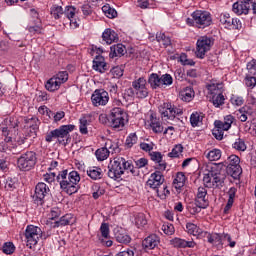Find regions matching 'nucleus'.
<instances>
[{
  "label": "nucleus",
  "instance_id": "f257e3e1",
  "mask_svg": "<svg viewBox=\"0 0 256 256\" xmlns=\"http://www.w3.org/2000/svg\"><path fill=\"white\" fill-rule=\"evenodd\" d=\"M125 171H130L134 176L139 175V171H137L131 162L125 160L123 157L115 158L108 166V177L114 180L121 179V175H123Z\"/></svg>",
  "mask_w": 256,
  "mask_h": 256
},
{
  "label": "nucleus",
  "instance_id": "f03ea898",
  "mask_svg": "<svg viewBox=\"0 0 256 256\" xmlns=\"http://www.w3.org/2000/svg\"><path fill=\"white\" fill-rule=\"evenodd\" d=\"M72 131H75V125L68 124V125H62L59 128L50 131L45 136V141L47 143H51L53 139H56L57 143L59 145H63L64 147H67L71 143V134Z\"/></svg>",
  "mask_w": 256,
  "mask_h": 256
},
{
  "label": "nucleus",
  "instance_id": "7ed1b4c3",
  "mask_svg": "<svg viewBox=\"0 0 256 256\" xmlns=\"http://www.w3.org/2000/svg\"><path fill=\"white\" fill-rule=\"evenodd\" d=\"M191 17L186 19L187 25L198 27L199 29H205V27H209L213 23L211 13L207 11L196 10L191 14Z\"/></svg>",
  "mask_w": 256,
  "mask_h": 256
},
{
  "label": "nucleus",
  "instance_id": "20e7f679",
  "mask_svg": "<svg viewBox=\"0 0 256 256\" xmlns=\"http://www.w3.org/2000/svg\"><path fill=\"white\" fill-rule=\"evenodd\" d=\"M115 155L121 153V148H119V142L113 140H107L105 146L96 150L95 155L98 161H105L109 157V154Z\"/></svg>",
  "mask_w": 256,
  "mask_h": 256
},
{
  "label": "nucleus",
  "instance_id": "39448f33",
  "mask_svg": "<svg viewBox=\"0 0 256 256\" xmlns=\"http://www.w3.org/2000/svg\"><path fill=\"white\" fill-rule=\"evenodd\" d=\"M127 121V112L123 108H113L109 115L110 127L113 129H123Z\"/></svg>",
  "mask_w": 256,
  "mask_h": 256
},
{
  "label": "nucleus",
  "instance_id": "423d86ee",
  "mask_svg": "<svg viewBox=\"0 0 256 256\" xmlns=\"http://www.w3.org/2000/svg\"><path fill=\"white\" fill-rule=\"evenodd\" d=\"M158 109L164 121H174L177 115L180 116L183 113V109L171 103H163Z\"/></svg>",
  "mask_w": 256,
  "mask_h": 256
},
{
  "label": "nucleus",
  "instance_id": "0eeeda50",
  "mask_svg": "<svg viewBox=\"0 0 256 256\" xmlns=\"http://www.w3.org/2000/svg\"><path fill=\"white\" fill-rule=\"evenodd\" d=\"M37 163V154L33 151H28L22 154L17 161L20 171H31Z\"/></svg>",
  "mask_w": 256,
  "mask_h": 256
},
{
  "label": "nucleus",
  "instance_id": "6e6552de",
  "mask_svg": "<svg viewBox=\"0 0 256 256\" xmlns=\"http://www.w3.org/2000/svg\"><path fill=\"white\" fill-rule=\"evenodd\" d=\"M41 228L34 226V225H28L25 230V239H26V245L29 247V249H33L37 243H39V238L42 235Z\"/></svg>",
  "mask_w": 256,
  "mask_h": 256
},
{
  "label": "nucleus",
  "instance_id": "1a4fd4ad",
  "mask_svg": "<svg viewBox=\"0 0 256 256\" xmlns=\"http://www.w3.org/2000/svg\"><path fill=\"white\" fill-rule=\"evenodd\" d=\"M50 191L51 190L47 184L44 182H39L35 187V193L33 195L34 203L43 207V205L47 203V198L49 197Z\"/></svg>",
  "mask_w": 256,
  "mask_h": 256
},
{
  "label": "nucleus",
  "instance_id": "9d476101",
  "mask_svg": "<svg viewBox=\"0 0 256 256\" xmlns=\"http://www.w3.org/2000/svg\"><path fill=\"white\" fill-rule=\"evenodd\" d=\"M241 159L237 155H231L225 161L224 167H226V173L234 179L241 175Z\"/></svg>",
  "mask_w": 256,
  "mask_h": 256
},
{
  "label": "nucleus",
  "instance_id": "9b49d317",
  "mask_svg": "<svg viewBox=\"0 0 256 256\" xmlns=\"http://www.w3.org/2000/svg\"><path fill=\"white\" fill-rule=\"evenodd\" d=\"M215 41L211 37L201 36L196 43V56L198 59H204L205 53L211 51V46L214 45Z\"/></svg>",
  "mask_w": 256,
  "mask_h": 256
},
{
  "label": "nucleus",
  "instance_id": "f8f14e48",
  "mask_svg": "<svg viewBox=\"0 0 256 256\" xmlns=\"http://www.w3.org/2000/svg\"><path fill=\"white\" fill-rule=\"evenodd\" d=\"M132 87L135 91L138 99H146L149 96V90L147 89V80L144 77H140L132 82Z\"/></svg>",
  "mask_w": 256,
  "mask_h": 256
},
{
  "label": "nucleus",
  "instance_id": "ddd939ff",
  "mask_svg": "<svg viewBox=\"0 0 256 256\" xmlns=\"http://www.w3.org/2000/svg\"><path fill=\"white\" fill-rule=\"evenodd\" d=\"M253 5V0H238L232 6V11L236 15H249L251 11V6Z\"/></svg>",
  "mask_w": 256,
  "mask_h": 256
},
{
  "label": "nucleus",
  "instance_id": "4468645a",
  "mask_svg": "<svg viewBox=\"0 0 256 256\" xmlns=\"http://www.w3.org/2000/svg\"><path fill=\"white\" fill-rule=\"evenodd\" d=\"M91 101L94 107H99L101 105H107L109 103V93L104 89H97L91 96Z\"/></svg>",
  "mask_w": 256,
  "mask_h": 256
},
{
  "label": "nucleus",
  "instance_id": "2eb2a0df",
  "mask_svg": "<svg viewBox=\"0 0 256 256\" xmlns=\"http://www.w3.org/2000/svg\"><path fill=\"white\" fill-rule=\"evenodd\" d=\"M165 182V177L161 171H155L151 174L150 178L146 182L148 187L151 189H156V192L159 194V187H161L162 183Z\"/></svg>",
  "mask_w": 256,
  "mask_h": 256
},
{
  "label": "nucleus",
  "instance_id": "dca6fc26",
  "mask_svg": "<svg viewBox=\"0 0 256 256\" xmlns=\"http://www.w3.org/2000/svg\"><path fill=\"white\" fill-rule=\"evenodd\" d=\"M17 127H19V119L17 117H7L2 122V134L7 136L11 133V129H17Z\"/></svg>",
  "mask_w": 256,
  "mask_h": 256
},
{
  "label": "nucleus",
  "instance_id": "f3484780",
  "mask_svg": "<svg viewBox=\"0 0 256 256\" xmlns=\"http://www.w3.org/2000/svg\"><path fill=\"white\" fill-rule=\"evenodd\" d=\"M159 243H161L159 236L156 234H150L142 241V247L145 251H151L152 249H155V247H158Z\"/></svg>",
  "mask_w": 256,
  "mask_h": 256
},
{
  "label": "nucleus",
  "instance_id": "a211bd4d",
  "mask_svg": "<svg viewBox=\"0 0 256 256\" xmlns=\"http://www.w3.org/2000/svg\"><path fill=\"white\" fill-rule=\"evenodd\" d=\"M195 201L198 207L202 209H207L209 207V199L207 198V189H205V187L198 188Z\"/></svg>",
  "mask_w": 256,
  "mask_h": 256
},
{
  "label": "nucleus",
  "instance_id": "6ab92c4d",
  "mask_svg": "<svg viewBox=\"0 0 256 256\" xmlns=\"http://www.w3.org/2000/svg\"><path fill=\"white\" fill-rule=\"evenodd\" d=\"M26 125L28 127V132L26 137H32V139H35L37 137V131H39V119L37 118H30L25 120Z\"/></svg>",
  "mask_w": 256,
  "mask_h": 256
},
{
  "label": "nucleus",
  "instance_id": "aec40b11",
  "mask_svg": "<svg viewBox=\"0 0 256 256\" xmlns=\"http://www.w3.org/2000/svg\"><path fill=\"white\" fill-rule=\"evenodd\" d=\"M227 170H212L211 171V177L213 179L214 187L217 188L219 186H222L223 183H225V179H227Z\"/></svg>",
  "mask_w": 256,
  "mask_h": 256
},
{
  "label": "nucleus",
  "instance_id": "412c9836",
  "mask_svg": "<svg viewBox=\"0 0 256 256\" xmlns=\"http://www.w3.org/2000/svg\"><path fill=\"white\" fill-rule=\"evenodd\" d=\"M100 233L102 239H100L102 245H105V247H111L113 245V241L109 239L110 230H109V224L103 222L100 226Z\"/></svg>",
  "mask_w": 256,
  "mask_h": 256
},
{
  "label": "nucleus",
  "instance_id": "4be33fe9",
  "mask_svg": "<svg viewBox=\"0 0 256 256\" xmlns=\"http://www.w3.org/2000/svg\"><path fill=\"white\" fill-rule=\"evenodd\" d=\"M170 245H172V247H175V249H186V247L193 249V247H195V245L197 244L195 243V241H187L185 239L176 237L170 240Z\"/></svg>",
  "mask_w": 256,
  "mask_h": 256
},
{
  "label": "nucleus",
  "instance_id": "5701e85b",
  "mask_svg": "<svg viewBox=\"0 0 256 256\" xmlns=\"http://www.w3.org/2000/svg\"><path fill=\"white\" fill-rule=\"evenodd\" d=\"M92 69L99 73H105V71H109V66L105 62V58L103 56L97 55L93 60Z\"/></svg>",
  "mask_w": 256,
  "mask_h": 256
},
{
  "label": "nucleus",
  "instance_id": "b1692460",
  "mask_svg": "<svg viewBox=\"0 0 256 256\" xmlns=\"http://www.w3.org/2000/svg\"><path fill=\"white\" fill-rule=\"evenodd\" d=\"M150 159L157 163L155 169H158V171H165L167 169V162L163 161V154L161 152H150Z\"/></svg>",
  "mask_w": 256,
  "mask_h": 256
},
{
  "label": "nucleus",
  "instance_id": "393cba45",
  "mask_svg": "<svg viewBox=\"0 0 256 256\" xmlns=\"http://www.w3.org/2000/svg\"><path fill=\"white\" fill-rule=\"evenodd\" d=\"M114 237L118 243H123L124 245L131 243V236L123 228H115Z\"/></svg>",
  "mask_w": 256,
  "mask_h": 256
},
{
  "label": "nucleus",
  "instance_id": "a878e982",
  "mask_svg": "<svg viewBox=\"0 0 256 256\" xmlns=\"http://www.w3.org/2000/svg\"><path fill=\"white\" fill-rule=\"evenodd\" d=\"M60 189H62L64 193H67V195H74V193H77V191H79L81 187L79 186V184H75L67 180H62Z\"/></svg>",
  "mask_w": 256,
  "mask_h": 256
},
{
  "label": "nucleus",
  "instance_id": "bb28decb",
  "mask_svg": "<svg viewBox=\"0 0 256 256\" xmlns=\"http://www.w3.org/2000/svg\"><path fill=\"white\" fill-rule=\"evenodd\" d=\"M127 53V48L123 44H116L110 47V59H115V57H123Z\"/></svg>",
  "mask_w": 256,
  "mask_h": 256
},
{
  "label": "nucleus",
  "instance_id": "cd10ccee",
  "mask_svg": "<svg viewBox=\"0 0 256 256\" xmlns=\"http://www.w3.org/2000/svg\"><path fill=\"white\" fill-rule=\"evenodd\" d=\"M233 121H235V117H233V115H227L224 118V121L216 120L214 125L215 127H218V129L229 131L231 129V125H233Z\"/></svg>",
  "mask_w": 256,
  "mask_h": 256
},
{
  "label": "nucleus",
  "instance_id": "c85d7f7f",
  "mask_svg": "<svg viewBox=\"0 0 256 256\" xmlns=\"http://www.w3.org/2000/svg\"><path fill=\"white\" fill-rule=\"evenodd\" d=\"M102 39L107 43V45H111V43H115L116 41H119V35L116 34L115 31H113L110 28H107L102 33Z\"/></svg>",
  "mask_w": 256,
  "mask_h": 256
},
{
  "label": "nucleus",
  "instance_id": "c756f323",
  "mask_svg": "<svg viewBox=\"0 0 256 256\" xmlns=\"http://www.w3.org/2000/svg\"><path fill=\"white\" fill-rule=\"evenodd\" d=\"M55 229L57 227H65L67 225H73V214H65L59 220L51 224Z\"/></svg>",
  "mask_w": 256,
  "mask_h": 256
},
{
  "label": "nucleus",
  "instance_id": "7c9ffc66",
  "mask_svg": "<svg viewBox=\"0 0 256 256\" xmlns=\"http://www.w3.org/2000/svg\"><path fill=\"white\" fill-rule=\"evenodd\" d=\"M204 236L207 237L208 239V243H216L218 245V247H223V233L219 234V233H215V234H211L208 232H204Z\"/></svg>",
  "mask_w": 256,
  "mask_h": 256
},
{
  "label": "nucleus",
  "instance_id": "2f4dec72",
  "mask_svg": "<svg viewBox=\"0 0 256 256\" xmlns=\"http://www.w3.org/2000/svg\"><path fill=\"white\" fill-rule=\"evenodd\" d=\"M150 127L154 133H161L163 131V125L155 114L150 115Z\"/></svg>",
  "mask_w": 256,
  "mask_h": 256
},
{
  "label": "nucleus",
  "instance_id": "473e14b6",
  "mask_svg": "<svg viewBox=\"0 0 256 256\" xmlns=\"http://www.w3.org/2000/svg\"><path fill=\"white\" fill-rule=\"evenodd\" d=\"M193 97H195V91L191 87H186L180 92V99L186 103L193 101Z\"/></svg>",
  "mask_w": 256,
  "mask_h": 256
},
{
  "label": "nucleus",
  "instance_id": "72a5a7b5",
  "mask_svg": "<svg viewBox=\"0 0 256 256\" xmlns=\"http://www.w3.org/2000/svg\"><path fill=\"white\" fill-rule=\"evenodd\" d=\"M186 229L190 235H194L195 237H205V232H203L197 225L194 223H187Z\"/></svg>",
  "mask_w": 256,
  "mask_h": 256
},
{
  "label": "nucleus",
  "instance_id": "f704fd0d",
  "mask_svg": "<svg viewBox=\"0 0 256 256\" xmlns=\"http://www.w3.org/2000/svg\"><path fill=\"white\" fill-rule=\"evenodd\" d=\"M220 23H222L226 29H237V26L233 24V18H231L229 14H221Z\"/></svg>",
  "mask_w": 256,
  "mask_h": 256
},
{
  "label": "nucleus",
  "instance_id": "c9c22d12",
  "mask_svg": "<svg viewBox=\"0 0 256 256\" xmlns=\"http://www.w3.org/2000/svg\"><path fill=\"white\" fill-rule=\"evenodd\" d=\"M87 175L90 179L97 181V179H101L103 177V170L99 167H91L87 170Z\"/></svg>",
  "mask_w": 256,
  "mask_h": 256
},
{
  "label": "nucleus",
  "instance_id": "e433bc0d",
  "mask_svg": "<svg viewBox=\"0 0 256 256\" xmlns=\"http://www.w3.org/2000/svg\"><path fill=\"white\" fill-rule=\"evenodd\" d=\"M210 95H223V84H210L207 86Z\"/></svg>",
  "mask_w": 256,
  "mask_h": 256
},
{
  "label": "nucleus",
  "instance_id": "4c0bfd02",
  "mask_svg": "<svg viewBox=\"0 0 256 256\" xmlns=\"http://www.w3.org/2000/svg\"><path fill=\"white\" fill-rule=\"evenodd\" d=\"M185 179V174L183 172H178L173 181L175 189H183V187H185Z\"/></svg>",
  "mask_w": 256,
  "mask_h": 256
},
{
  "label": "nucleus",
  "instance_id": "58836bf2",
  "mask_svg": "<svg viewBox=\"0 0 256 256\" xmlns=\"http://www.w3.org/2000/svg\"><path fill=\"white\" fill-rule=\"evenodd\" d=\"M33 23V26H28L29 33H33L34 35H41L43 33V28L41 27V19L33 20Z\"/></svg>",
  "mask_w": 256,
  "mask_h": 256
},
{
  "label": "nucleus",
  "instance_id": "ea45409f",
  "mask_svg": "<svg viewBox=\"0 0 256 256\" xmlns=\"http://www.w3.org/2000/svg\"><path fill=\"white\" fill-rule=\"evenodd\" d=\"M45 87L47 91L53 92V91H57L59 87H61V84H59V82L57 81V78L52 77L46 82Z\"/></svg>",
  "mask_w": 256,
  "mask_h": 256
},
{
  "label": "nucleus",
  "instance_id": "a19ab883",
  "mask_svg": "<svg viewBox=\"0 0 256 256\" xmlns=\"http://www.w3.org/2000/svg\"><path fill=\"white\" fill-rule=\"evenodd\" d=\"M148 83L153 89H157V87H161V77L156 73H152L149 76Z\"/></svg>",
  "mask_w": 256,
  "mask_h": 256
},
{
  "label": "nucleus",
  "instance_id": "79ce46f5",
  "mask_svg": "<svg viewBox=\"0 0 256 256\" xmlns=\"http://www.w3.org/2000/svg\"><path fill=\"white\" fill-rule=\"evenodd\" d=\"M51 16L55 19H61V15H64L63 7L54 4L50 9Z\"/></svg>",
  "mask_w": 256,
  "mask_h": 256
},
{
  "label": "nucleus",
  "instance_id": "37998d69",
  "mask_svg": "<svg viewBox=\"0 0 256 256\" xmlns=\"http://www.w3.org/2000/svg\"><path fill=\"white\" fill-rule=\"evenodd\" d=\"M156 40L158 41V43H162L164 47H169V45H171V38L165 35V33H157Z\"/></svg>",
  "mask_w": 256,
  "mask_h": 256
},
{
  "label": "nucleus",
  "instance_id": "c03bdc74",
  "mask_svg": "<svg viewBox=\"0 0 256 256\" xmlns=\"http://www.w3.org/2000/svg\"><path fill=\"white\" fill-rule=\"evenodd\" d=\"M102 11L103 13H105L108 19H115V17H117V10H115L114 8H111V6L109 5H104L102 7Z\"/></svg>",
  "mask_w": 256,
  "mask_h": 256
},
{
  "label": "nucleus",
  "instance_id": "a18cd8bd",
  "mask_svg": "<svg viewBox=\"0 0 256 256\" xmlns=\"http://www.w3.org/2000/svg\"><path fill=\"white\" fill-rule=\"evenodd\" d=\"M203 121V115L198 112L192 113L190 116V123L193 127H199V123Z\"/></svg>",
  "mask_w": 256,
  "mask_h": 256
},
{
  "label": "nucleus",
  "instance_id": "49530a36",
  "mask_svg": "<svg viewBox=\"0 0 256 256\" xmlns=\"http://www.w3.org/2000/svg\"><path fill=\"white\" fill-rule=\"evenodd\" d=\"M232 147L236 149V151H247V144H245V140L241 138L236 139Z\"/></svg>",
  "mask_w": 256,
  "mask_h": 256
},
{
  "label": "nucleus",
  "instance_id": "de8ad7c7",
  "mask_svg": "<svg viewBox=\"0 0 256 256\" xmlns=\"http://www.w3.org/2000/svg\"><path fill=\"white\" fill-rule=\"evenodd\" d=\"M2 251L5 255H13L15 253V244L13 242H5L2 246Z\"/></svg>",
  "mask_w": 256,
  "mask_h": 256
},
{
  "label": "nucleus",
  "instance_id": "09e8293b",
  "mask_svg": "<svg viewBox=\"0 0 256 256\" xmlns=\"http://www.w3.org/2000/svg\"><path fill=\"white\" fill-rule=\"evenodd\" d=\"M135 223L138 229H141V227H144L147 225V218L145 217V214L139 213L135 217Z\"/></svg>",
  "mask_w": 256,
  "mask_h": 256
},
{
  "label": "nucleus",
  "instance_id": "8fccbe9b",
  "mask_svg": "<svg viewBox=\"0 0 256 256\" xmlns=\"http://www.w3.org/2000/svg\"><path fill=\"white\" fill-rule=\"evenodd\" d=\"M212 103L214 107H221V105H225V96L223 94L212 96Z\"/></svg>",
  "mask_w": 256,
  "mask_h": 256
},
{
  "label": "nucleus",
  "instance_id": "3c124183",
  "mask_svg": "<svg viewBox=\"0 0 256 256\" xmlns=\"http://www.w3.org/2000/svg\"><path fill=\"white\" fill-rule=\"evenodd\" d=\"M207 159H209V161H219V159H221V151L219 149L209 151Z\"/></svg>",
  "mask_w": 256,
  "mask_h": 256
},
{
  "label": "nucleus",
  "instance_id": "603ef678",
  "mask_svg": "<svg viewBox=\"0 0 256 256\" xmlns=\"http://www.w3.org/2000/svg\"><path fill=\"white\" fill-rule=\"evenodd\" d=\"M183 153V145L177 144L175 147L172 149L170 153H168V157L171 158H177L179 155Z\"/></svg>",
  "mask_w": 256,
  "mask_h": 256
},
{
  "label": "nucleus",
  "instance_id": "864d4df0",
  "mask_svg": "<svg viewBox=\"0 0 256 256\" xmlns=\"http://www.w3.org/2000/svg\"><path fill=\"white\" fill-rule=\"evenodd\" d=\"M68 180L70 183H74L75 185H79V181H81V176L77 171H71L68 173Z\"/></svg>",
  "mask_w": 256,
  "mask_h": 256
},
{
  "label": "nucleus",
  "instance_id": "5fc2aeb1",
  "mask_svg": "<svg viewBox=\"0 0 256 256\" xmlns=\"http://www.w3.org/2000/svg\"><path fill=\"white\" fill-rule=\"evenodd\" d=\"M212 179L213 176H211V171L208 174H204L203 183L208 189L215 188V184L213 183Z\"/></svg>",
  "mask_w": 256,
  "mask_h": 256
},
{
  "label": "nucleus",
  "instance_id": "6e6d98bb",
  "mask_svg": "<svg viewBox=\"0 0 256 256\" xmlns=\"http://www.w3.org/2000/svg\"><path fill=\"white\" fill-rule=\"evenodd\" d=\"M54 78L57 80L59 85H63V83H65L69 79V74L67 73V71H62L56 74Z\"/></svg>",
  "mask_w": 256,
  "mask_h": 256
},
{
  "label": "nucleus",
  "instance_id": "4d7b16f0",
  "mask_svg": "<svg viewBox=\"0 0 256 256\" xmlns=\"http://www.w3.org/2000/svg\"><path fill=\"white\" fill-rule=\"evenodd\" d=\"M245 85L250 89H253L256 86V76L247 74L245 77Z\"/></svg>",
  "mask_w": 256,
  "mask_h": 256
},
{
  "label": "nucleus",
  "instance_id": "13d9d810",
  "mask_svg": "<svg viewBox=\"0 0 256 256\" xmlns=\"http://www.w3.org/2000/svg\"><path fill=\"white\" fill-rule=\"evenodd\" d=\"M92 197L93 199H99L102 195H105V189L99 187L98 185H93L92 186Z\"/></svg>",
  "mask_w": 256,
  "mask_h": 256
},
{
  "label": "nucleus",
  "instance_id": "bf43d9fd",
  "mask_svg": "<svg viewBox=\"0 0 256 256\" xmlns=\"http://www.w3.org/2000/svg\"><path fill=\"white\" fill-rule=\"evenodd\" d=\"M137 139V134L131 133L126 139V147H128V149H131V147H133L137 143Z\"/></svg>",
  "mask_w": 256,
  "mask_h": 256
},
{
  "label": "nucleus",
  "instance_id": "052dcab7",
  "mask_svg": "<svg viewBox=\"0 0 256 256\" xmlns=\"http://www.w3.org/2000/svg\"><path fill=\"white\" fill-rule=\"evenodd\" d=\"M56 181L59 183L60 187L62 181H69L68 170L60 171L56 177Z\"/></svg>",
  "mask_w": 256,
  "mask_h": 256
},
{
  "label": "nucleus",
  "instance_id": "680f3d73",
  "mask_svg": "<svg viewBox=\"0 0 256 256\" xmlns=\"http://www.w3.org/2000/svg\"><path fill=\"white\" fill-rule=\"evenodd\" d=\"M77 9L73 6H66L64 10V15L67 17V19H72L75 17Z\"/></svg>",
  "mask_w": 256,
  "mask_h": 256
},
{
  "label": "nucleus",
  "instance_id": "e2e57ef3",
  "mask_svg": "<svg viewBox=\"0 0 256 256\" xmlns=\"http://www.w3.org/2000/svg\"><path fill=\"white\" fill-rule=\"evenodd\" d=\"M224 131H227V130H224L215 126V129H213L212 131V135L215 137V139H217V141H222Z\"/></svg>",
  "mask_w": 256,
  "mask_h": 256
},
{
  "label": "nucleus",
  "instance_id": "0e129e2a",
  "mask_svg": "<svg viewBox=\"0 0 256 256\" xmlns=\"http://www.w3.org/2000/svg\"><path fill=\"white\" fill-rule=\"evenodd\" d=\"M162 231H164L165 235H173L175 233V226L173 224H164L162 226Z\"/></svg>",
  "mask_w": 256,
  "mask_h": 256
},
{
  "label": "nucleus",
  "instance_id": "69168bd1",
  "mask_svg": "<svg viewBox=\"0 0 256 256\" xmlns=\"http://www.w3.org/2000/svg\"><path fill=\"white\" fill-rule=\"evenodd\" d=\"M161 85H173V77L170 74H164L160 77Z\"/></svg>",
  "mask_w": 256,
  "mask_h": 256
},
{
  "label": "nucleus",
  "instance_id": "338daca9",
  "mask_svg": "<svg viewBox=\"0 0 256 256\" xmlns=\"http://www.w3.org/2000/svg\"><path fill=\"white\" fill-rule=\"evenodd\" d=\"M80 133L82 135H87V133H89L87 130V118L85 117L80 119Z\"/></svg>",
  "mask_w": 256,
  "mask_h": 256
},
{
  "label": "nucleus",
  "instance_id": "774afa93",
  "mask_svg": "<svg viewBox=\"0 0 256 256\" xmlns=\"http://www.w3.org/2000/svg\"><path fill=\"white\" fill-rule=\"evenodd\" d=\"M248 74L256 76V60L253 59L247 64Z\"/></svg>",
  "mask_w": 256,
  "mask_h": 256
}]
</instances>
